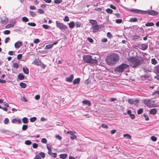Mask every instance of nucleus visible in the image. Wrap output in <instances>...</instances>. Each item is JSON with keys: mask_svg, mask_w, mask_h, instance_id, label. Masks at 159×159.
Listing matches in <instances>:
<instances>
[{"mask_svg": "<svg viewBox=\"0 0 159 159\" xmlns=\"http://www.w3.org/2000/svg\"><path fill=\"white\" fill-rule=\"evenodd\" d=\"M143 102L147 106L149 107H154L153 106V102H152V101L149 99H145L143 100Z\"/></svg>", "mask_w": 159, "mask_h": 159, "instance_id": "6", "label": "nucleus"}, {"mask_svg": "<svg viewBox=\"0 0 159 159\" xmlns=\"http://www.w3.org/2000/svg\"><path fill=\"white\" fill-rule=\"evenodd\" d=\"M106 11L108 13H109L110 14H111L112 13L113 11L110 8H108L106 9Z\"/></svg>", "mask_w": 159, "mask_h": 159, "instance_id": "35", "label": "nucleus"}, {"mask_svg": "<svg viewBox=\"0 0 159 159\" xmlns=\"http://www.w3.org/2000/svg\"><path fill=\"white\" fill-rule=\"evenodd\" d=\"M119 59V57L118 54L112 53L107 56L106 60L107 65L113 66L117 63Z\"/></svg>", "mask_w": 159, "mask_h": 159, "instance_id": "1", "label": "nucleus"}, {"mask_svg": "<svg viewBox=\"0 0 159 159\" xmlns=\"http://www.w3.org/2000/svg\"><path fill=\"white\" fill-rule=\"evenodd\" d=\"M63 20L65 21H69V19L68 16H66L65 17V18L63 19Z\"/></svg>", "mask_w": 159, "mask_h": 159, "instance_id": "55", "label": "nucleus"}, {"mask_svg": "<svg viewBox=\"0 0 159 159\" xmlns=\"http://www.w3.org/2000/svg\"><path fill=\"white\" fill-rule=\"evenodd\" d=\"M9 121V119L7 118H6L4 120V123L6 124H7Z\"/></svg>", "mask_w": 159, "mask_h": 159, "instance_id": "54", "label": "nucleus"}, {"mask_svg": "<svg viewBox=\"0 0 159 159\" xmlns=\"http://www.w3.org/2000/svg\"><path fill=\"white\" fill-rule=\"evenodd\" d=\"M62 2V0H55L54 2L56 4H59Z\"/></svg>", "mask_w": 159, "mask_h": 159, "instance_id": "32", "label": "nucleus"}, {"mask_svg": "<svg viewBox=\"0 0 159 159\" xmlns=\"http://www.w3.org/2000/svg\"><path fill=\"white\" fill-rule=\"evenodd\" d=\"M20 85L21 87L23 88H25L26 87V84L23 82H21L20 83Z\"/></svg>", "mask_w": 159, "mask_h": 159, "instance_id": "25", "label": "nucleus"}, {"mask_svg": "<svg viewBox=\"0 0 159 159\" xmlns=\"http://www.w3.org/2000/svg\"><path fill=\"white\" fill-rule=\"evenodd\" d=\"M10 40V38L9 37H7L6 38L5 40V43H7L8 41Z\"/></svg>", "mask_w": 159, "mask_h": 159, "instance_id": "60", "label": "nucleus"}, {"mask_svg": "<svg viewBox=\"0 0 159 159\" xmlns=\"http://www.w3.org/2000/svg\"><path fill=\"white\" fill-rule=\"evenodd\" d=\"M82 103L85 105H87L88 106H90L91 105V103L90 101L87 100H84L82 101Z\"/></svg>", "mask_w": 159, "mask_h": 159, "instance_id": "15", "label": "nucleus"}, {"mask_svg": "<svg viewBox=\"0 0 159 159\" xmlns=\"http://www.w3.org/2000/svg\"><path fill=\"white\" fill-rule=\"evenodd\" d=\"M123 136L124 137H127L129 139H131V135L129 134H124Z\"/></svg>", "mask_w": 159, "mask_h": 159, "instance_id": "36", "label": "nucleus"}, {"mask_svg": "<svg viewBox=\"0 0 159 159\" xmlns=\"http://www.w3.org/2000/svg\"><path fill=\"white\" fill-rule=\"evenodd\" d=\"M53 47V45L52 44H48L45 47V49H49Z\"/></svg>", "mask_w": 159, "mask_h": 159, "instance_id": "27", "label": "nucleus"}, {"mask_svg": "<svg viewBox=\"0 0 159 159\" xmlns=\"http://www.w3.org/2000/svg\"><path fill=\"white\" fill-rule=\"evenodd\" d=\"M130 22H135L137 21V18L134 17L130 18L129 20Z\"/></svg>", "mask_w": 159, "mask_h": 159, "instance_id": "24", "label": "nucleus"}, {"mask_svg": "<svg viewBox=\"0 0 159 159\" xmlns=\"http://www.w3.org/2000/svg\"><path fill=\"white\" fill-rule=\"evenodd\" d=\"M157 112V111L155 108H153L152 109H151L149 112V113L150 114H152V115H155V114Z\"/></svg>", "mask_w": 159, "mask_h": 159, "instance_id": "16", "label": "nucleus"}, {"mask_svg": "<svg viewBox=\"0 0 159 159\" xmlns=\"http://www.w3.org/2000/svg\"><path fill=\"white\" fill-rule=\"evenodd\" d=\"M55 137L56 138L59 140H61V137L59 135H56Z\"/></svg>", "mask_w": 159, "mask_h": 159, "instance_id": "61", "label": "nucleus"}, {"mask_svg": "<svg viewBox=\"0 0 159 159\" xmlns=\"http://www.w3.org/2000/svg\"><path fill=\"white\" fill-rule=\"evenodd\" d=\"M143 60L142 57L139 56L135 57H130L128 61L131 66L133 67H136L139 66L142 63Z\"/></svg>", "mask_w": 159, "mask_h": 159, "instance_id": "2", "label": "nucleus"}, {"mask_svg": "<svg viewBox=\"0 0 159 159\" xmlns=\"http://www.w3.org/2000/svg\"><path fill=\"white\" fill-rule=\"evenodd\" d=\"M25 143L26 145H30L31 144V142L30 140H26L25 141Z\"/></svg>", "mask_w": 159, "mask_h": 159, "instance_id": "47", "label": "nucleus"}, {"mask_svg": "<svg viewBox=\"0 0 159 159\" xmlns=\"http://www.w3.org/2000/svg\"><path fill=\"white\" fill-rule=\"evenodd\" d=\"M22 120L23 121V122L24 123H27L28 121V119L26 117H24L22 119Z\"/></svg>", "mask_w": 159, "mask_h": 159, "instance_id": "30", "label": "nucleus"}, {"mask_svg": "<svg viewBox=\"0 0 159 159\" xmlns=\"http://www.w3.org/2000/svg\"><path fill=\"white\" fill-rule=\"evenodd\" d=\"M37 12L41 14H43L44 13V11L42 9H39Z\"/></svg>", "mask_w": 159, "mask_h": 159, "instance_id": "43", "label": "nucleus"}, {"mask_svg": "<svg viewBox=\"0 0 159 159\" xmlns=\"http://www.w3.org/2000/svg\"><path fill=\"white\" fill-rule=\"evenodd\" d=\"M89 22L92 24V26L97 24L96 21L93 20H90Z\"/></svg>", "mask_w": 159, "mask_h": 159, "instance_id": "20", "label": "nucleus"}, {"mask_svg": "<svg viewBox=\"0 0 159 159\" xmlns=\"http://www.w3.org/2000/svg\"><path fill=\"white\" fill-rule=\"evenodd\" d=\"M151 63L152 64L155 65L157 63V61L155 58H152L151 59Z\"/></svg>", "mask_w": 159, "mask_h": 159, "instance_id": "26", "label": "nucleus"}, {"mask_svg": "<svg viewBox=\"0 0 159 159\" xmlns=\"http://www.w3.org/2000/svg\"><path fill=\"white\" fill-rule=\"evenodd\" d=\"M130 11L133 12L134 13H137L139 14H141L143 13V14H145V13L146 12L145 11H142L141 10H139L137 9H132L130 10Z\"/></svg>", "mask_w": 159, "mask_h": 159, "instance_id": "7", "label": "nucleus"}, {"mask_svg": "<svg viewBox=\"0 0 159 159\" xmlns=\"http://www.w3.org/2000/svg\"><path fill=\"white\" fill-rule=\"evenodd\" d=\"M39 66L43 69H44L46 67V66L43 63H42L41 62Z\"/></svg>", "mask_w": 159, "mask_h": 159, "instance_id": "53", "label": "nucleus"}, {"mask_svg": "<svg viewBox=\"0 0 159 159\" xmlns=\"http://www.w3.org/2000/svg\"><path fill=\"white\" fill-rule=\"evenodd\" d=\"M39 39H36L34 41V43H37L39 42Z\"/></svg>", "mask_w": 159, "mask_h": 159, "instance_id": "64", "label": "nucleus"}, {"mask_svg": "<svg viewBox=\"0 0 159 159\" xmlns=\"http://www.w3.org/2000/svg\"><path fill=\"white\" fill-rule=\"evenodd\" d=\"M10 33V31L9 30H6L4 31L3 33L5 34H8Z\"/></svg>", "mask_w": 159, "mask_h": 159, "instance_id": "48", "label": "nucleus"}, {"mask_svg": "<svg viewBox=\"0 0 159 159\" xmlns=\"http://www.w3.org/2000/svg\"><path fill=\"white\" fill-rule=\"evenodd\" d=\"M41 142L43 143H46L47 142V140L45 138H43L41 140Z\"/></svg>", "mask_w": 159, "mask_h": 159, "instance_id": "56", "label": "nucleus"}, {"mask_svg": "<svg viewBox=\"0 0 159 159\" xmlns=\"http://www.w3.org/2000/svg\"><path fill=\"white\" fill-rule=\"evenodd\" d=\"M69 27L70 28H74L75 26V23L74 21H71L69 24H68Z\"/></svg>", "mask_w": 159, "mask_h": 159, "instance_id": "18", "label": "nucleus"}, {"mask_svg": "<svg viewBox=\"0 0 159 159\" xmlns=\"http://www.w3.org/2000/svg\"><path fill=\"white\" fill-rule=\"evenodd\" d=\"M145 11L146 12L145 14L148 13L149 14L151 15L156 16L158 14L157 12L154 10H147Z\"/></svg>", "mask_w": 159, "mask_h": 159, "instance_id": "9", "label": "nucleus"}, {"mask_svg": "<svg viewBox=\"0 0 159 159\" xmlns=\"http://www.w3.org/2000/svg\"><path fill=\"white\" fill-rule=\"evenodd\" d=\"M134 100L132 99H129L128 100V102L131 104H133Z\"/></svg>", "mask_w": 159, "mask_h": 159, "instance_id": "51", "label": "nucleus"}, {"mask_svg": "<svg viewBox=\"0 0 159 159\" xmlns=\"http://www.w3.org/2000/svg\"><path fill=\"white\" fill-rule=\"evenodd\" d=\"M139 36L137 35H134L133 36V39H136L139 38Z\"/></svg>", "mask_w": 159, "mask_h": 159, "instance_id": "45", "label": "nucleus"}, {"mask_svg": "<svg viewBox=\"0 0 159 159\" xmlns=\"http://www.w3.org/2000/svg\"><path fill=\"white\" fill-rule=\"evenodd\" d=\"M80 81V79L79 78H77L76 79H75L73 81V83L74 84H78Z\"/></svg>", "mask_w": 159, "mask_h": 159, "instance_id": "17", "label": "nucleus"}, {"mask_svg": "<svg viewBox=\"0 0 159 159\" xmlns=\"http://www.w3.org/2000/svg\"><path fill=\"white\" fill-rule=\"evenodd\" d=\"M143 116L145 118L146 120H149V118L148 117V116L145 114H143Z\"/></svg>", "mask_w": 159, "mask_h": 159, "instance_id": "50", "label": "nucleus"}, {"mask_svg": "<svg viewBox=\"0 0 159 159\" xmlns=\"http://www.w3.org/2000/svg\"><path fill=\"white\" fill-rule=\"evenodd\" d=\"M13 67L16 68H17L19 67L18 64L16 63H14L13 64Z\"/></svg>", "mask_w": 159, "mask_h": 159, "instance_id": "34", "label": "nucleus"}, {"mask_svg": "<svg viewBox=\"0 0 159 159\" xmlns=\"http://www.w3.org/2000/svg\"><path fill=\"white\" fill-rule=\"evenodd\" d=\"M38 147V145L37 143H35L33 144V147L34 148H36Z\"/></svg>", "mask_w": 159, "mask_h": 159, "instance_id": "58", "label": "nucleus"}, {"mask_svg": "<svg viewBox=\"0 0 159 159\" xmlns=\"http://www.w3.org/2000/svg\"><path fill=\"white\" fill-rule=\"evenodd\" d=\"M36 120V118L35 117H34L32 118H31L30 119V121L31 122H34Z\"/></svg>", "mask_w": 159, "mask_h": 159, "instance_id": "38", "label": "nucleus"}, {"mask_svg": "<svg viewBox=\"0 0 159 159\" xmlns=\"http://www.w3.org/2000/svg\"><path fill=\"white\" fill-rule=\"evenodd\" d=\"M101 126L102 128H105V129H108V126L107 125L103 124Z\"/></svg>", "mask_w": 159, "mask_h": 159, "instance_id": "39", "label": "nucleus"}, {"mask_svg": "<svg viewBox=\"0 0 159 159\" xmlns=\"http://www.w3.org/2000/svg\"><path fill=\"white\" fill-rule=\"evenodd\" d=\"M22 57V54H19L17 55V58L19 60H20Z\"/></svg>", "mask_w": 159, "mask_h": 159, "instance_id": "59", "label": "nucleus"}, {"mask_svg": "<svg viewBox=\"0 0 159 159\" xmlns=\"http://www.w3.org/2000/svg\"><path fill=\"white\" fill-rule=\"evenodd\" d=\"M25 76L22 74H20L18 75V78L20 80H22L24 79Z\"/></svg>", "mask_w": 159, "mask_h": 159, "instance_id": "21", "label": "nucleus"}, {"mask_svg": "<svg viewBox=\"0 0 159 159\" xmlns=\"http://www.w3.org/2000/svg\"><path fill=\"white\" fill-rule=\"evenodd\" d=\"M43 27L45 29H47L50 27V26L47 25H43Z\"/></svg>", "mask_w": 159, "mask_h": 159, "instance_id": "41", "label": "nucleus"}, {"mask_svg": "<svg viewBox=\"0 0 159 159\" xmlns=\"http://www.w3.org/2000/svg\"><path fill=\"white\" fill-rule=\"evenodd\" d=\"M75 25L76 27H80L81 26V24L79 22H76L75 23Z\"/></svg>", "mask_w": 159, "mask_h": 159, "instance_id": "37", "label": "nucleus"}, {"mask_svg": "<svg viewBox=\"0 0 159 159\" xmlns=\"http://www.w3.org/2000/svg\"><path fill=\"white\" fill-rule=\"evenodd\" d=\"M30 14L33 17L35 16L36 15V13L33 11H30Z\"/></svg>", "mask_w": 159, "mask_h": 159, "instance_id": "31", "label": "nucleus"}, {"mask_svg": "<svg viewBox=\"0 0 159 159\" xmlns=\"http://www.w3.org/2000/svg\"><path fill=\"white\" fill-rule=\"evenodd\" d=\"M59 156L60 158L65 159L67 157V155L66 154H61Z\"/></svg>", "mask_w": 159, "mask_h": 159, "instance_id": "22", "label": "nucleus"}, {"mask_svg": "<svg viewBox=\"0 0 159 159\" xmlns=\"http://www.w3.org/2000/svg\"><path fill=\"white\" fill-rule=\"evenodd\" d=\"M116 22L118 24L122 22V20L121 19H117L116 20Z\"/></svg>", "mask_w": 159, "mask_h": 159, "instance_id": "57", "label": "nucleus"}, {"mask_svg": "<svg viewBox=\"0 0 159 159\" xmlns=\"http://www.w3.org/2000/svg\"><path fill=\"white\" fill-rule=\"evenodd\" d=\"M28 25L32 26H35L36 25V24L34 23H28Z\"/></svg>", "mask_w": 159, "mask_h": 159, "instance_id": "46", "label": "nucleus"}, {"mask_svg": "<svg viewBox=\"0 0 159 159\" xmlns=\"http://www.w3.org/2000/svg\"><path fill=\"white\" fill-rule=\"evenodd\" d=\"M8 21V19L5 17H3L1 18V23L2 24H6Z\"/></svg>", "mask_w": 159, "mask_h": 159, "instance_id": "13", "label": "nucleus"}, {"mask_svg": "<svg viewBox=\"0 0 159 159\" xmlns=\"http://www.w3.org/2000/svg\"><path fill=\"white\" fill-rule=\"evenodd\" d=\"M39 155L42 158H43L45 157V153L43 152H41L39 153Z\"/></svg>", "mask_w": 159, "mask_h": 159, "instance_id": "52", "label": "nucleus"}, {"mask_svg": "<svg viewBox=\"0 0 159 159\" xmlns=\"http://www.w3.org/2000/svg\"><path fill=\"white\" fill-rule=\"evenodd\" d=\"M84 60L86 63H90L96 64L98 62L96 59L92 58V56L89 55H84L83 57Z\"/></svg>", "mask_w": 159, "mask_h": 159, "instance_id": "3", "label": "nucleus"}, {"mask_svg": "<svg viewBox=\"0 0 159 159\" xmlns=\"http://www.w3.org/2000/svg\"><path fill=\"white\" fill-rule=\"evenodd\" d=\"M34 159H41L40 156L38 155H36Z\"/></svg>", "mask_w": 159, "mask_h": 159, "instance_id": "63", "label": "nucleus"}, {"mask_svg": "<svg viewBox=\"0 0 159 159\" xmlns=\"http://www.w3.org/2000/svg\"><path fill=\"white\" fill-rule=\"evenodd\" d=\"M154 25L153 23L152 22H149L145 24V25L146 26H152Z\"/></svg>", "mask_w": 159, "mask_h": 159, "instance_id": "28", "label": "nucleus"}, {"mask_svg": "<svg viewBox=\"0 0 159 159\" xmlns=\"http://www.w3.org/2000/svg\"><path fill=\"white\" fill-rule=\"evenodd\" d=\"M40 96L39 95H36L35 96V98L36 100H39L40 98Z\"/></svg>", "mask_w": 159, "mask_h": 159, "instance_id": "62", "label": "nucleus"}, {"mask_svg": "<svg viewBox=\"0 0 159 159\" xmlns=\"http://www.w3.org/2000/svg\"><path fill=\"white\" fill-rule=\"evenodd\" d=\"M151 139L153 141H156L157 138L154 136H152L151 137Z\"/></svg>", "mask_w": 159, "mask_h": 159, "instance_id": "40", "label": "nucleus"}, {"mask_svg": "<svg viewBox=\"0 0 159 159\" xmlns=\"http://www.w3.org/2000/svg\"><path fill=\"white\" fill-rule=\"evenodd\" d=\"M143 112V109L142 108H140L139 109L137 112V113L138 114H142Z\"/></svg>", "mask_w": 159, "mask_h": 159, "instance_id": "44", "label": "nucleus"}, {"mask_svg": "<svg viewBox=\"0 0 159 159\" xmlns=\"http://www.w3.org/2000/svg\"><path fill=\"white\" fill-rule=\"evenodd\" d=\"M91 28L93 29V33L97 32L98 30L99 29V26L98 24L93 25Z\"/></svg>", "mask_w": 159, "mask_h": 159, "instance_id": "10", "label": "nucleus"}, {"mask_svg": "<svg viewBox=\"0 0 159 159\" xmlns=\"http://www.w3.org/2000/svg\"><path fill=\"white\" fill-rule=\"evenodd\" d=\"M14 26V25L12 24H9L6 26V28H9L10 27H13Z\"/></svg>", "mask_w": 159, "mask_h": 159, "instance_id": "33", "label": "nucleus"}, {"mask_svg": "<svg viewBox=\"0 0 159 159\" xmlns=\"http://www.w3.org/2000/svg\"><path fill=\"white\" fill-rule=\"evenodd\" d=\"M22 44L21 42L18 41L15 44V47L16 48H19L22 46Z\"/></svg>", "mask_w": 159, "mask_h": 159, "instance_id": "14", "label": "nucleus"}, {"mask_svg": "<svg viewBox=\"0 0 159 159\" xmlns=\"http://www.w3.org/2000/svg\"><path fill=\"white\" fill-rule=\"evenodd\" d=\"M67 133L70 134L72 136L70 137V138L72 140L76 139L77 138L76 135L75 134H74L75 133V132L70 130L67 131Z\"/></svg>", "mask_w": 159, "mask_h": 159, "instance_id": "8", "label": "nucleus"}, {"mask_svg": "<svg viewBox=\"0 0 159 159\" xmlns=\"http://www.w3.org/2000/svg\"><path fill=\"white\" fill-rule=\"evenodd\" d=\"M139 102V100L138 99H136L134 101V102L133 104H134L135 105H137V104Z\"/></svg>", "mask_w": 159, "mask_h": 159, "instance_id": "42", "label": "nucleus"}, {"mask_svg": "<svg viewBox=\"0 0 159 159\" xmlns=\"http://www.w3.org/2000/svg\"><path fill=\"white\" fill-rule=\"evenodd\" d=\"M56 23L57 27L61 30H65L67 28V26L62 23L59 22L58 21H56Z\"/></svg>", "mask_w": 159, "mask_h": 159, "instance_id": "5", "label": "nucleus"}, {"mask_svg": "<svg viewBox=\"0 0 159 159\" xmlns=\"http://www.w3.org/2000/svg\"><path fill=\"white\" fill-rule=\"evenodd\" d=\"M148 47V45L145 44H142L139 46L140 49L142 50H145Z\"/></svg>", "mask_w": 159, "mask_h": 159, "instance_id": "12", "label": "nucleus"}, {"mask_svg": "<svg viewBox=\"0 0 159 159\" xmlns=\"http://www.w3.org/2000/svg\"><path fill=\"white\" fill-rule=\"evenodd\" d=\"M22 20L23 22H27L29 21V19L26 17H24L22 18Z\"/></svg>", "mask_w": 159, "mask_h": 159, "instance_id": "29", "label": "nucleus"}, {"mask_svg": "<svg viewBox=\"0 0 159 159\" xmlns=\"http://www.w3.org/2000/svg\"><path fill=\"white\" fill-rule=\"evenodd\" d=\"M74 79V75L73 74L71 75L70 77H67L66 78V81L69 82H71Z\"/></svg>", "mask_w": 159, "mask_h": 159, "instance_id": "11", "label": "nucleus"}, {"mask_svg": "<svg viewBox=\"0 0 159 159\" xmlns=\"http://www.w3.org/2000/svg\"><path fill=\"white\" fill-rule=\"evenodd\" d=\"M28 126L26 125H24L22 127V129L24 130H26Z\"/></svg>", "mask_w": 159, "mask_h": 159, "instance_id": "49", "label": "nucleus"}, {"mask_svg": "<svg viewBox=\"0 0 159 159\" xmlns=\"http://www.w3.org/2000/svg\"><path fill=\"white\" fill-rule=\"evenodd\" d=\"M41 62L39 60H35L34 62H33V64H34L37 65V66H39L40 65V64L41 63Z\"/></svg>", "mask_w": 159, "mask_h": 159, "instance_id": "19", "label": "nucleus"}, {"mask_svg": "<svg viewBox=\"0 0 159 159\" xmlns=\"http://www.w3.org/2000/svg\"><path fill=\"white\" fill-rule=\"evenodd\" d=\"M23 71L26 74H28L29 73V69L27 68H25V67H23Z\"/></svg>", "mask_w": 159, "mask_h": 159, "instance_id": "23", "label": "nucleus"}, {"mask_svg": "<svg viewBox=\"0 0 159 159\" xmlns=\"http://www.w3.org/2000/svg\"><path fill=\"white\" fill-rule=\"evenodd\" d=\"M128 66L125 64H122L116 68L115 70V71L118 72H122L125 69H127Z\"/></svg>", "mask_w": 159, "mask_h": 159, "instance_id": "4", "label": "nucleus"}]
</instances>
